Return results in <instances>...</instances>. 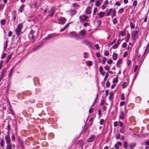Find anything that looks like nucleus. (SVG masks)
I'll return each instance as SVG.
<instances>
[{
    "label": "nucleus",
    "mask_w": 149,
    "mask_h": 149,
    "mask_svg": "<svg viewBox=\"0 0 149 149\" xmlns=\"http://www.w3.org/2000/svg\"><path fill=\"white\" fill-rule=\"evenodd\" d=\"M23 27V25L22 24H19L17 26V28L15 29V31L16 34L19 36L22 33L21 30Z\"/></svg>",
    "instance_id": "f257e3e1"
},
{
    "label": "nucleus",
    "mask_w": 149,
    "mask_h": 149,
    "mask_svg": "<svg viewBox=\"0 0 149 149\" xmlns=\"http://www.w3.org/2000/svg\"><path fill=\"white\" fill-rule=\"evenodd\" d=\"M79 18L80 22H88L89 21L88 16H86L84 15H80Z\"/></svg>",
    "instance_id": "f03ea898"
},
{
    "label": "nucleus",
    "mask_w": 149,
    "mask_h": 149,
    "mask_svg": "<svg viewBox=\"0 0 149 149\" xmlns=\"http://www.w3.org/2000/svg\"><path fill=\"white\" fill-rule=\"evenodd\" d=\"M34 33L35 32L34 31L31 30L30 31L28 35L29 39H32L33 41V42H34Z\"/></svg>",
    "instance_id": "7ed1b4c3"
},
{
    "label": "nucleus",
    "mask_w": 149,
    "mask_h": 149,
    "mask_svg": "<svg viewBox=\"0 0 149 149\" xmlns=\"http://www.w3.org/2000/svg\"><path fill=\"white\" fill-rule=\"evenodd\" d=\"M139 31H135L132 32V38H133V39H135L138 36Z\"/></svg>",
    "instance_id": "20e7f679"
},
{
    "label": "nucleus",
    "mask_w": 149,
    "mask_h": 149,
    "mask_svg": "<svg viewBox=\"0 0 149 149\" xmlns=\"http://www.w3.org/2000/svg\"><path fill=\"white\" fill-rule=\"evenodd\" d=\"M59 35V33H54L49 34L47 37V39H49L51 38H53L55 36Z\"/></svg>",
    "instance_id": "39448f33"
},
{
    "label": "nucleus",
    "mask_w": 149,
    "mask_h": 149,
    "mask_svg": "<svg viewBox=\"0 0 149 149\" xmlns=\"http://www.w3.org/2000/svg\"><path fill=\"white\" fill-rule=\"evenodd\" d=\"M66 21V19L63 17H60L59 19V23L61 24H64Z\"/></svg>",
    "instance_id": "423d86ee"
},
{
    "label": "nucleus",
    "mask_w": 149,
    "mask_h": 149,
    "mask_svg": "<svg viewBox=\"0 0 149 149\" xmlns=\"http://www.w3.org/2000/svg\"><path fill=\"white\" fill-rule=\"evenodd\" d=\"M92 7L88 6L85 10V12L87 15H89L91 13Z\"/></svg>",
    "instance_id": "0eeeda50"
},
{
    "label": "nucleus",
    "mask_w": 149,
    "mask_h": 149,
    "mask_svg": "<svg viewBox=\"0 0 149 149\" xmlns=\"http://www.w3.org/2000/svg\"><path fill=\"white\" fill-rule=\"evenodd\" d=\"M95 138V136L94 135H92L88 139L87 141L90 142L93 141Z\"/></svg>",
    "instance_id": "6e6552de"
},
{
    "label": "nucleus",
    "mask_w": 149,
    "mask_h": 149,
    "mask_svg": "<svg viewBox=\"0 0 149 149\" xmlns=\"http://www.w3.org/2000/svg\"><path fill=\"white\" fill-rule=\"evenodd\" d=\"M5 139L7 144H10V139L9 135H6L5 137Z\"/></svg>",
    "instance_id": "1a4fd4ad"
},
{
    "label": "nucleus",
    "mask_w": 149,
    "mask_h": 149,
    "mask_svg": "<svg viewBox=\"0 0 149 149\" xmlns=\"http://www.w3.org/2000/svg\"><path fill=\"white\" fill-rule=\"evenodd\" d=\"M124 147L126 149H130L129 145L126 141H125L124 142Z\"/></svg>",
    "instance_id": "9d476101"
},
{
    "label": "nucleus",
    "mask_w": 149,
    "mask_h": 149,
    "mask_svg": "<svg viewBox=\"0 0 149 149\" xmlns=\"http://www.w3.org/2000/svg\"><path fill=\"white\" fill-rule=\"evenodd\" d=\"M79 33L81 36L83 37L85 35L86 30L85 29H82L79 31Z\"/></svg>",
    "instance_id": "9b49d317"
},
{
    "label": "nucleus",
    "mask_w": 149,
    "mask_h": 149,
    "mask_svg": "<svg viewBox=\"0 0 149 149\" xmlns=\"http://www.w3.org/2000/svg\"><path fill=\"white\" fill-rule=\"evenodd\" d=\"M55 12V8L54 7L52 8L51 9V12L50 14V16L51 17L52 16L54 15Z\"/></svg>",
    "instance_id": "f8f14e48"
},
{
    "label": "nucleus",
    "mask_w": 149,
    "mask_h": 149,
    "mask_svg": "<svg viewBox=\"0 0 149 149\" xmlns=\"http://www.w3.org/2000/svg\"><path fill=\"white\" fill-rule=\"evenodd\" d=\"M105 13H104L100 12L98 14V15L99 16L100 18H103L105 15Z\"/></svg>",
    "instance_id": "ddd939ff"
},
{
    "label": "nucleus",
    "mask_w": 149,
    "mask_h": 149,
    "mask_svg": "<svg viewBox=\"0 0 149 149\" xmlns=\"http://www.w3.org/2000/svg\"><path fill=\"white\" fill-rule=\"evenodd\" d=\"M120 118L123 120L125 118V113L123 112H121L120 114Z\"/></svg>",
    "instance_id": "4468645a"
},
{
    "label": "nucleus",
    "mask_w": 149,
    "mask_h": 149,
    "mask_svg": "<svg viewBox=\"0 0 149 149\" xmlns=\"http://www.w3.org/2000/svg\"><path fill=\"white\" fill-rule=\"evenodd\" d=\"M24 5L21 6L19 9V11L21 13H22L24 9Z\"/></svg>",
    "instance_id": "2eb2a0df"
},
{
    "label": "nucleus",
    "mask_w": 149,
    "mask_h": 149,
    "mask_svg": "<svg viewBox=\"0 0 149 149\" xmlns=\"http://www.w3.org/2000/svg\"><path fill=\"white\" fill-rule=\"evenodd\" d=\"M116 15V10L115 9H114L113 12L111 13V16L112 18H113V17Z\"/></svg>",
    "instance_id": "dca6fc26"
},
{
    "label": "nucleus",
    "mask_w": 149,
    "mask_h": 149,
    "mask_svg": "<svg viewBox=\"0 0 149 149\" xmlns=\"http://www.w3.org/2000/svg\"><path fill=\"white\" fill-rule=\"evenodd\" d=\"M136 146V144L135 143H131L129 145L130 149L131 148L132 149Z\"/></svg>",
    "instance_id": "f3484780"
},
{
    "label": "nucleus",
    "mask_w": 149,
    "mask_h": 149,
    "mask_svg": "<svg viewBox=\"0 0 149 149\" xmlns=\"http://www.w3.org/2000/svg\"><path fill=\"white\" fill-rule=\"evenodd\" d=\"M118 54L116 53H114L113 55V58L114 60H116L118 57Z\"/></svg>",
    "instance_id": "a211bd4d"
},
{
    "label": "nucleus",
    "mask_w": 149,
    "mask_h": 149,
    "mask_svg": "<svg viewBox=\"0 0 149 149\" xmlns=\"http://www.w3.org/2000/svg\"><path fill=\"white\" fill-rule=\"evenodd\" d=\"M86 63L87 65L88 66H91L92 65V62L91 61H86Z\"/></svg>",
    "instance_id": "6ab92c4d"
},
{
    "label": "nucleus",
    "mask_w": 149,
    "mask_h": 149,
    "mask_svg": "<svg viewBox=\"0 0 149 149\" xmlns=\"http://www.w3.org/2000/svg\"><path fill=\"white\" fill-rule=\"evenodd\" d=\"M113 10V8H111L110 9H109V11L107 12V14L106 15V16H108L109 15H111V12Z\"/></svg>",
    "instance_id": "aec40b11"
},
{
    "label": "nucleus",
    "mask_w": 149,
    "mask_h": 149,
    "mask_svg": "<svg viewBox=\"0 0 149 149\" xmlns=\"http://www.w3.org/2000/svg\"><path fill=\"white\" fill-rule=\"evenodd\" d=\"M140 55H139L138 57L137 61H138L141 62V63L140 65V66H141V65L142 64V63H143V59H141L140 60Z\"/></svg>",
    "instance_id": "412c9836"
},
{
    "label": "nucleus",
    "mask_w": 149,
    "mask_h": 149,
    "mask_svg": "<svg viewBox=\"0 0 149 149\" xmlns=\"http://www.w3.org/2000/svg\"><path fill=\"white\" fill-rule=\"evenodd\" d=\"M101 3V2H100L98 0H97L96 1L95 5L97 6L98 7Z\"/></svg>",
    "instance_id": "4be33fe9"
},
{
    "label": "nucleus",
    "mask_w": 149,
    "mask_h": 149,
    "mask_svg": "<svg viewBox=\"0 0 149 149\" xmlns=\"http://www.w3.org/2000/svg\"><path fill=\"white\" fill-rule=\"evenodd\" d=\"M130 37V34L129 33H128L127 34V38L125 40L126 42H128L129 41Z\"/></svg>",
    "instance_id": "5701e85b"
},
{
    "label": "nucleus",
    "mask_w": 149,
    "mask_h": 149,
    "mask_svg": "<svg viewBox=\"0 0 149 149\" xmlns=\"http://www.w3.org/2000/svg\"><path fill=\"white\" fill-rule=\"evenodd\" d=\"M70 14L71 15H74L76 13V11L75 10H72L70 11Z\"/></svg>",
    "instance_id": "b1692460"
},
{
    "label": "nucleus",
    "mask_w": 149,
    "mask_h": 149,
    "mask_svg": "<svg viewBox=\"0 0 149 149\" xmlns=\"http://www.w3.org/2000/svg\"><path fill=\"white\" fill-rule=\"evenodd\" d=\"M120 132L121 133H124L125 132L124 127H121L120 129Z\"/></svg>",
    "instance_id": "393cba45"
},
{
    "label": "nucleus",
    "mask_w": 149,
    "mask_h": 149,
    "mask_svg": "<svg viewBox=\"0 0 149 149\" xmlns=\"http://www.w3.org/2000/svg\"><path fill=\"white\" fill-rule=\"evenodd\" d=\"M130 26L132 29H134L135 28V26L132 22H130Z\"/></svg>",
    "instance_id": "a878e982"
},
{
    "label": "nucleus",
    "mask_w": 149,
    "mask_h": 149,
    "mask_svg": "<svg viewBox=\"0 0 149 149\" xmlns=\"http://www.w3.org/2000/svg\"><path fill=\"white\" fill-rule=\"evenodd\" d=\"M6 149H12V146L11 144H7V146L6 148Z\"/></svg>",
    "instance_id": "bb28decb"
},
{
    "label": "nucleus",
    "mask_w": 149,
    "mask_h": 149,
    "mask_svg": "<svg viewBox=\"0 0 149 149\" xmlns=\"http://www.w3.org/2000/svg\"><path fill=\"white\" fill-rule=\"evenodd\" d=\"M5 22L6 20L4 19L1 20L0 22L1 24L2 25H4L5 24Z\"/></svg>",
    "instance_id": "cd10ccee"
},
{
    "label": "nucleus",
    "mask_w": 149,
    "mask_h": 149,
    "mask_svg": "<svg viewBox=\"0 0 149 149\" xmlns=\"http://www.w3.org/2000/svg\"><path fill=\"white\" fill-rule=\"evenodd\" d=\"M112 20L113 21V24H116L117 22V19L116 18H114Z\"/></svg>",
    "instance_id": "c85d7f7f"
},
{
    "label": "nucleus",
    "mask_w": 149,
    "mask_h": 149,
    "mask_svg": "<svg viewBox=\"0 0 149 149\" xmlns=\"http://www.w3.org/2000/svg\"><path fill=\"white\" fill-rule=\"evenodd\" d=\"M122 60L121 59L119 60L117 63L118 66L122 64Z\"/></svg>",
    "instance_id": "c756f323"
},
{
    "label": "nucleus",
    "mask_w": 149,
    "mask_h": 149,
    "mask_svg": "<svg viewBox=\"0 0 149 149\" xmlns=\"http://www.w3.org/2000/svg\"><path fill=\"white\" fill-rule=\"evenodd\" d=\"M4 144V140H2L0 141V145L2 147L3 146Z\"/></svg>",
    "instance_id": "7c9ffc66"
},
{
    "label": "nucleus",
    "mask_w": 149,
    "mask_h": 149,
    "mask_svg": "<svg viewBox=\"0 0 149 149\" xmlns=\"http://www.w3.org/2000/svg\"><path fill=\"white\" fill-rule=\"evenodd\" d=\"M137 1L135 0L133 1L132 5L136 7L137 6Z\"/></svg>",
    "instance_id": "2f4dec72"
},
{
    "label": "nucleus",
    "mask_w": 149,
    "mask_h": 149,
    "mask_svg": "<svg viewBox=\"0 0 149 149\" xmlns=\"http://www.w3.org/2000/svg\"><path fill=\"white\" fill-rule=\"evenodd\" d=\"M109 54V52L107 50H105L104 53V55L106 56H108Z\"/></svg>",
    "instance_id": "473e14b6"
},
{
    "label": "nucleus",
    "mask_w": 149,
    "mask_h": 149,
    "mask_svg": "<svg viewBox=\"0 0 149 149\" xmlns=\"http://www.w3.org/2000/svg\"><path fill=\"white\" fill-rule=\"evenodd\" d=\"M97 9L95 7L94 8L93 11V16H94L95 15L96 13L97 12Z\"/></svg>",
    "instance_id": "72a5a7b5"
},
{
    "label": "nucleus",
    "mask_w": 149,
    "mask_h": 149,
    "mask_svg": "<svg viewBox=\"0 0 149 149\" xmlns=\"http://www.w3.org/2000/svg\"><path fill=\"white\" fill-rule=\"evenodd\" d=\"M124 11V9L123 8H120L118 11V13H122Z\"/></svg>",
    "instance_id": "f704fd0d"
},
{
    "label": "nucleus",
    "mask_w": 149,
    "mask_h": 149,
    "mask_svg": "<svg viewBox=\"0 0 149 149\" xmlns=\"http://www.w3.org/2000/svg\"><path fill=\"white\" fill-rule=\"evenodd\" d=\"M14 69V67L13 68L10 70V72H9V76H11V75H12V74L13 73V70Z\"/></svg>",
    "instance_id": "c9c22d12"
},
{
    "label": "nucleus",
    "mask_w": 149,
    "mask_h": 149,
    "mask_svg": "<svg viewBox=\"0 0 149 149\" xmlns=\"http://www.w3.org/2000/svg\"><path fill=\"white\" fill-rule=\"evenodd\" d=\"M107 60V58H105V57H104L102 60V63L103 64H105L106 61V60Z\"/></svg>",
    "instance_id": "e433bc0d"
},
{
    "label": "nucleus",
    "mask_w": 149,
    "mask_h": 149,
    "mask_svg": "<svg viewBox=\"0 0 149 149\" xmlns=\"http://www.w3.org/2000/svg\"><path fill=\"white\" fill-rule=\"evenodd\" d=\"M119 36H122V37H123L124 36V33L123 31H120V32Z\"/></svg>",
    "instance_id": "4c0bfd02"
},
{
    "label": "nucleus",
    "mask_w": 149,
    "mask_h": 149,
    "mask_svg": "<svg viewBox=\"0 0 149 149\" xmlns=\"http://www.w3.org/2000/svg\"><path fill=\"white\" fill-rule=\"evenodd\" d=\"M127 86V84L126 82H124L123 84L122 87L123 88H125Z\"/></svg>",
    "instance_id": "58836bf2"
},
{
    "label": "nucleus",
    "mask_w": 149,
    "mask_h": 149,
    "mask_svg": "<svg viewBox=\"0 0 149 149\" xmlns=\"http://www.w3.org/2000/svg\"><path fill=\"white\" fill-rule=\"evenodd\" d=\"M108 72H107L106 74V75H105V77H104V81H106V80H107V79L108 78Z\"/></svg>",
    "instance_id": "ea45409f"
},
{
    "label": "nucleus",
    "mask_w": 149,
    "mask_h": 149,
    "mask_svg": "<svg viewBox=\"0 0 149 149\" xmlns=\"http://www.w3.org/2000/svg\"><path fill=\"white\" fill-rule=\"evenodd\" d=\"M127 45V44L126 42H124L122 45V47L123 48H125V47H126Z\"/></svg>",
    "instance_id": "a19ab883"
},
{
    "label": "nucleus",
    "mask_w": 149,
    "mask_h": 149,
    "mask_svg": "<svg viewBox=\"0 0 149 149\" xmlns=\"http://www.w3.org/2000/svg\"><path fill=\"white\" fill-rule=\"evenodd\" d=\"M121 99L122 100H124L125 99V95L123 93L121 95Z\"/></svg>",
    "instance_id": "79ce46f5"
},
{
    "label": "nucleus",
    "mask_w": 149,
    "mask_h": 149,
    "mask_svg": "<svg viewBox=\"0 0 149 149\" xmlns=\"http://www.w3.org/2000/svg\"><path fill=\"white\" fill-rule=\"evenodd\" d=\"M113 62V61L111 59H109L107 61V63L108 64H111Z\"/></svg>",
    "instance_id": "37998d69"
},
{
    "label": "nucleus",
    "mask_w": 149,
    "mask_h": 149,
    "mask_svg": "<svg viewBox=\"0 0 149 149\" xmlns=\"http://www.w3.org/2000/svg\"><path fill=\"white\" fill-rule=\"evenodd\" d=\"M8 45V42L7 41H6L5 44L4 45V48L5 49H6L7 46Z\"/></svg>",
    "instance_id": "c03bdc74"
},
{
    "label": "nucleus",
    "mask_w": 149,
    "mask_h": 149,
    "mask_svg": "<svg viewBox=\"0 0 149 149\" xmlns=\"http://www.w3.org/2000/svg\"><path fill=\"white\" fill-rule=\"evenodd\" d=\"M107 6V5L104 4H103L101 7V8L104 10L105 8Z\"/></svg>",
    "instance_id": "a18cd8bd"
},
{
    "label": "nucleus",
    "mask_w": 149,
    "mask_h": 149,
    "mask_svg": "<svg viewBox=\"0 0 149 149\" xmlns=\"http://www.w3.org/2000/svg\"><path fill=\"white\" fill-rule=\"evenodd\" d=\"M120 135L119 134H117L116 136V138L117 139H118L120 138Z\"/></svg>",
    "instance_id": "49530a36"
},
{
    "label": "nucleus",
    "mask_w": 149,
    "mask_h": 149,
    "mask_svg": "<svg viewBox=\"0 0 149 149\" xmlns=\"http://www.w3.org/2000/svg\"><path fill=\"white\" fill-rule=\"evenodd\" d=\"M120 40H118L117 41V43L116 44H115L116 45H117L118 46L120 44Z\"/></svg>",
    "instance_id": "de8ad7c7"
},
{
    "label": "nucleus",
    "mask_w": 149,
    "mask_h": 149,
    "mask_svg": "<svg viewBox=\"0 0 149 149\" xmlns=\"http://www.w3.org/2000/svg\"><path fill=\"white\" fill-rule=\"evenodd\" d=\"M110 85V83L109 81H107L106 83V86L107 88L109 87Z\"/></svg>",
    "instance_id": "09e8293b"
},
{
    "label": "nucleus",
    "mask_w": 149,
    "mask_h": 149,
    "mask_svg": "<svg viewBox=\"0 0 149 149\" xmlns=\"http://www.w3.org/2000/svg\"><path fill=\"white\" fill-rule=\"evenodd\" d=\"M3 61H0V70L2 67V63H3Z\"/></svg>",
    "instance_id": "8fccbe9b"
},
{
    "label": "nucleus",
    "mask_w": 149,
    "mask_h": 149,
    "mask_svg": "<svg viewBox=\"0 0 149 149\" xmlns=\"http://www.w3.org/2000/svg\"><path fill=\"white\" fill-rule=\"evenodd\" d=\"M7 129L8 131H10V125L8 123V125L7 127Z\"/></svg>",
    "instance_id": "3c124183"
},
{
    "label": "nucleus",
    "mask_w": 149,
    "mask_h": 149,
    "mask_svg": "<svg viewBox=\"0 0 149 149\" xmlns=\"http://www.w3.org/2000/svg\"><path fill=\"white\" fill-rule=\"evenodd\" d=\"M118 81V79L117 78H116L113 80V83H116Z\"/></svg>",
    "instance_id": "603ef678"
},
{
    "label": "nucleus",
    "mask_w": 149,
    "mask_h": 149,
    "mask_svg": "<svg viewBox=\"0 0 149 149\" xmlns=\"http://www.w3.org/2000/svg\"><path fill=\"white\" fill-rule=\"evenodd\" d=\"M6 56V54L3 53L1 56V58L2 59H3Z\"/></svg>",
    "instance_id": "864d4df0"
},
{
    "label": "nucleus",
    "mask_w": 149,
    "mask_h": 149,
    "mask_svg": "<svg viewBox=\"0 0 149 149\" xmlns=\"http://www.w3.org/2000/svg\"><path fill=\"white\" fill-rule=\"evenodd\" d=\"M125 103V102L124 101L121 102L120 103V106H122L124 105Z\"/></svg>",
    "instance_id": "5fc2aeb1"
},
{
    "label": "nucleus",
    "mask_w": 149,
    "mask_h": 149,
    "mask_svg": "<svg viewBox=\"0 0 149 149\" xmlns=\"http://www.w3.org/2000/svg\"><path fill=\"white\" fill-rule=\"evenodd\" d=\"M104 69L106 70H108L109 71V69H110V68L109 67H108V66L106 65V66L105 67H104Z\"/></svg>",
    "instance_id": "6e6d98bb"
},
{
    "label": "nucleus",
    "mask_w": 149,
    "mask_h": 149,
    "mask_svg": "<svg viewBox=\"0 0 149 149\" xmlns=\"http://www.w3.org/2000/svg\"><path fill=\"white\" fill-rule=\"evenodd\" d=\"M87 53L86 52H85L84 53L83 55H84V58H86L87 57Z\"/></svg>",
    "instance_id": "4d7b16f0"
},
{
    "label": "nucleus",
    "mask_w": 149,
    "mask_h": 149,
    "mask_svg": "<svg viewBox=\"0 0 149 149\" xmlns=\"http://www.w3.org/2000/svg\"><path fill=\"white\" fill-rule=\"evenodd\" d=\"M12 32L11 31H9L8 34V36L10 37L12 36Z\"/></svg>",
    "instance_id": "13d9d810"
},
{
    "label": "nucleus",
    "mask_w": 149,
    "mask_h": 149,
    "mask_svg": "<svg viewBox=\"0 0 149 149\" xmlns=\"http://www.w3.org/2000/svg\"><path fill=\"white\" fill-rule=\"evenodd\" d=\"M104 121V120L103 119H101L100 120V125H102L103 124Z\"/></svg>",
    "instance_id": "bf43d9fd"
},
{
    "label": "nucleus",
    "mask_w": 149,
    "mask_h": 149,
    "mask_svg": "<svg viewBox=\"0 0 149 149\" xmlns=\"http://www.w3.org/2000/svg\"><path fill=\"white\" fill-rule=\"evenodd\" d=\"M118 47V46H117V45H116V44H115L112 46V48L113 49H116Z\"/></svg>",
    "instance_id": "052dcab7"
},
{
    "label": "nucleus",
    "mask_w": 149,
    "mask_h": 149,
    "mask_svg": "<svg viewBox=\"0 0 149 149\" xmlns=\"http://www.w3.org/2000/svg\"><path fill=\"white\" fill-rule=\"evenodd\" d=\"M115 5L120 6V3L118 1H117L115 3Z\"/></svg>",
    "instance_id": "680f3d73"
},
{
    "label": "nucleus",
    "mask_w": 149,
    "mask_h": 149,
    "mask_svg": "<svg viewBox=\"0 0 149 149\" xmlns=\"http://www.w3.org/2000/svg\"><path fill=\"white\" fill-rule=\"evenodd\" d=\"M114 147L116 149H118L119 147V146L117 144V143L115 144Z\"/></svg>",
    "instance_id": "e2e57ef3"
},
{
    "label": "nucleus",
    "mask_w": 149,
    "mask_h": 149,
    "mask_svg": "<svg viewBox=\"0 0 149 149\" xmlns=\"http://www.w3.org/2000/svg\"><path fill=\"white\" fill-rule=\"evenodd\" d=\"M118 125L117 122L116 121L115 122L113 123V126L115 127H116Z\"/></svg>",
    "instance_id": "0e129e2a"
},
{
    "label": "nucleus",
    "mask_w": 149,
    "mask_h": 149,
    "mask_svg": "<svg viewBox=\"0 0 149 149\" xmlns=\"http://www.w3.org/2000/svg\"><path fill=\"white\" fill-rule=\"evenodd\" d=\"M104 100H103L100 102V105L102 106L104 104Z\"/></svg>",
    "instance_id": "69168bd1"
},
{
    "label": "nucleus",
    "mask_w": 149,
    "mask_h": 149,
    "mask_svg": "<svg viewBox=\"0 0 149 149\" xmlns=\"http://www.w3.org/2000/svg\"><path fill=\"white\" fill-rule=\"evenodd\" d=\"M89 24L88 23H86L84 24V26H88Z\"/></svg>",
    "instance_id": "338daca9"
},
{
    "label": "nucleus",
    "mask_w": 149,
    "mask_h": 149,
    "mask_svg": "<svg viewBox=\"0 0 149 149\" xmlns=\"http://www.w3.org/2000/svg\"><path fill=\"white\" fill-rule=\"evenodd\" d=\"M145 143L146 145L149 146V140L146 141Z\"/></svg>",
    "instance_id": "774afa93"
}]
</instances>
